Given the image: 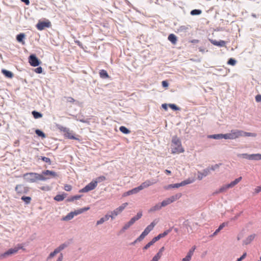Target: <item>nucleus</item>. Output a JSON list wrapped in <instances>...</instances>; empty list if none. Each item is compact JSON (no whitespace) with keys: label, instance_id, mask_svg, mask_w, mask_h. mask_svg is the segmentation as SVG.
Instances as JSON below:
<instances>
[{"label":"nucleus","instance_id":"nucleus-1","mask_svg":"<svg viewBox=\"0 0 261 261\" xmlns=\"http://www.w3.org/2000/svg\"><path fill=\"white\" fill-rule=\"evenodd\" d=\"M256 136V134L255 133L245 132L238 129H232L230 133L225 134L224 139L233 140L241 137H255Z\"/></svg>","mask_w":261,"mask_h":261},{"label":"nucleus","instance_id":"nucleus-13","mask_svg":"<svg viewBox=\"0 0 261 261\" xmlns=\"http://www.w3.org/2000/svg\"><path fill=\"white\" fill-rule=\"evenodd\" d=\"M192 182V181L190 179H187L184 181H182L180 183H177L173 185V188H178L180 187L184 186L186 185L191 184Z\"/></svg>","mask_w":261,"mask_h":261},{"label":"nucleus","instance_id":"nucleus-7","mask_svg":"<svg viewBox=\"0 0 261 261\" xmlns=\"http://www.w3.org/2000/svg\"><path fill=\"white\" fill-rule=\"evenodd\" d=\"M97 185L96 184V182H95L94 180H92L84 188L81 189L80 190V192H88L94 189L97 187Z\"/></svg>","mask_w":261,"mask_h":261},{"label":"nucleus","instance_id":"nucleus-8","mask_svg":"<svg viewBox=\"0 0 261 261\" xmlns=\"http://www.w3.org/2000/svg\"><path fill=\"white\" fill-rule=\"evenodd\" d=\"M51 26V23L49 20L45 21H39L36 25V28L38 30L42 31L46 28H49Z\"/></svg>","mask_w":261,"mask_h":261},{"label":"nucleus","instance_id":"nucleus-60","mask_svg":"<svg viewBox=\"0 0 261 261\" xmlns=\"http://www.w3.org/2000/svg\"><path fill=\"white\" fill-rule=\"evenodd\" d=\"M226 225H227V223H222L219 227H218L219 229L221 230Z\"/></svg>","mask_w":261,"mask_h":261},{"label":"nucleus","instance_id":"nucleus-19","mask_svg":"<svg viewBox=\"0 0 261 261\" xmlns=\"http://www.w3.org/2000/svg\"><path fill=\"white\" fill-rule=\"evenodd\" d=\"M42 175H49V176H52V177H55V176H56L57 175L55 172L52 171H50V170H47L43 171L42 172Z\"/></svg>","mask_w":261,"mask_h":261},{"label":"nucleus","instance_id":"nucleus-16","mask_svg":"<svg viewBox=\"0 0 261 261\" xmlns=\"http://www.w3.org/2000/svg\"><path fill=\"white\" fill-rule=\"evenodd\" d=\"M168 39L173 44H176L177 39L176 36L173 34H171L168 37Z\"/></svg>","mask_w":261,"mask_h":261},{"label":"nucleus","instance_id":"nucleus-36","mask_svg":"<svg viewBox=\"0 0 261 261\" xmlns=\"http://www.w3.org/2000/svg\"><path fill=\"white\" fill-rule=\"evenodd\" d=\"M58 253H59V252L58 251V250H56V249H55V250L53 252H51L49 254V256L47 258V260H48L50 258H53L54 256H55Z\"/></svg>","mask_w":261,"mask_h":261},{"label":"nucleus","instance_id":"nucleus-64","mask_svg":"<svg viewBox=\"0 0 261 261\" xmlns=\"http://www.w3.org/2000/svg\"><path fill=\"white\" fill-rule=\"evenodd\" d=\"M63 259V255L62 254H61L60 256L58 257V259L57 260V261H62Z\"/></svg>","mask_w":261,"mask_h":261},{"label":"nucleus","instance_id":"nucleus-15","mask_svg":"<svg viewBox=\"0 0 261 261\" xmlns=\"http://www.w3.org/2000/svg\"><path fill=\"white\" fill-rule=\"evenodd\" d=\"M211 42L213 45L218 46H224L226 44L225 41H224L223 40H220V41H218L216 40H212L211 41Z\"/></svg>","mask_w":261,"mask_h":261},{"label":"nucleus","instance_id":"nucleus-17","mask_svg":"<svg viewBox=\"0 0 261 261\" xmlns=\"http://www.w3.org/2000/svg\"><path fill=\"white\" fill-rule=\"evenodd\" d=\"M142 216V212H139L136 216L133 217L129 221L130 222V223L133 224L136 221L138 220L139 219L141 218Z\"/></svg>","mask_w":261,"mask_h":261},{"label":"nucleus","instance_id":"nucleus-21","mask_svg":"<svg viewBox=\"0 0 261 261\" xmlns=\"http://www.w3.org/2000/svg\"><path fill=\"white\" fill-rule=\"evenodd\" d=\"M133 224L130 223V222L129 221L128 222L125 223L124 225L123 226L122 229L120 231V233H123L126 230L128 229L130 226H132Z\"/></svg>","mask_w":261,"mask_h":261},{"label":"nucleus","instance_id":"nucleus-61","mask_svg":"<svg viewBox=\"0 0 261 261\" xmlns=\"http://www.w3.org/2000/svg\"><path fill=\"white\" fill-rule=\"evenodd\" d=\"M255 100L257 102L261 101V95H257L255 96Z\"/></svg>","mask_w":261,"mask_h":261},{"label":"nucleus","instance_id":"nucleus-53","mask_svg":"<svg viewBox=\"0 0 261 261\" xmlns=\"http://www.w3.org/2000/svg\"><path fill=\"white\" fill-rule=\"evenodd\" d=\"M81 195H75V196H74L72 197H71L69 200L73 201L74 200L79 199L81 198Z\"/></svg>","mask_w":261,"mask_h":261},{"label":"nucleus","instance_id":"nucleus-27","mask_svg":"<svg viewBox=\"0 0 261 261\" xmlns=\"http://www.w3.org/2000/svg\"><path fill=\"white\" fill-rule=\"evenodd\" d=\"M147 234L144 231L141 234V235L134 241L133 244L136 243L138 241H141L147 236Z\"/></svg>","mask_w":261,"mask_h":261},{"label":"nucleus","instance_id":"nucleus-29","mask_svg":"<svg viewBox=\"0 0 261 261\" xmlns=\"http://www.w3.org/2000/svg\"><path fill=\"white\" fill-rule=\"evenodd\" d=\"M119 130L121 132L125 134H128L130 133V130L124 126H120L119 127Z\"/></svg>","mask_w":261,"mask_h":261},{"label":"nucleus","instance_id":"nucleus-51","mask_svg":"<svg viewBox=\"0 0 261 261\" xmlns=\"http://www.w3.org/2000/svg\"><path fill=\"white\" fill-rule=\"evenodd\" d=\"M64 189L66 191H70L72 189V186L69 185H65Z\"/></svg>","mask_w":261,"mask_h":261},{"label":"nucleus","instance_id":"nucleus-25","mask_svg":"<svg viewBox=\"0 0 261 261\" xmlns=\"http://www.w3.org/2000/svg\"><path fill=\"white\" fill-rule=\"evenodd\" d=\"M250 160H261V154H250Z\"/></svg>","mask_w":261,"mask_h":261},{"label":"nucleus","instance_id":"nucleus-3","mask_svg":"<svg viewBox=\"0 0 261 261\" xmlns=\"http://www.w3.org/2000/svg\"><path fill=\"white\" fill-rule=\"evenodd\" d=\"M23 178L28 182H34L37 180H45L46 179L43 175L37 173H27L23 175Z\"/></svg>","mask_w":261,"mask_h":261},{"label":"nucleus","instance_id":"nucleus-28","mask_svg":"<svg viewBox=\"0 0 261 261\" xmlns=\"http://www.w3.org/2000/svg\"><path fill=\"white\" fill-rule=\"evenodd\" d=\"M224 135L225 134H216L211 136L210 138L215 139H224Z\"/></svg>","mask_w":261,"mask_h":261},{"label":"nucleus","instance_id":"nucleus-34","mask_svg":"<svg viewBox=\"0 0 261 261\" xmlns=\"http://www.w3.org/2000/svg\"><path fill=\"white\" fill-rule=\"evenodd\" d=\"M32 115H33L34 117L36 119L41 118L42 116V115L41 113L35 111L32 112Z\"/></svg>","mask_w":261,"mask_h":261},{"label":"nucleus","instance_id":"nucleus-56","mask_svg":"<svg viewBox=\"0 0 261 261\" xmlns=\"http://www.w3.org/2000/svg\"><path fill=\"white\" fill-rule=\"evenodd\" d=\"M153 244L150 242L148 243H147L143 248L144 250H147L148 249L151 245H152Z\"/></svg>","mask_w":261,"mask_h":261},{"label":"nucleus","instance_id":"nucleus-23","mask_svg":"<svg viewBox=\"0 0 261 261\" xmlns=\"http://www.w3.org/2000/svg\"><path fill=\"white\" fill-rule=\"evenodd\" d=\"M24 34L23 33H21L17 36L16 39L18 42H21L22 44H24V42L23 41V39L24 38Z\"/></svg>","mask_w":261,"mask_h":261},{"label":"nucleus","instance_id":"nucleus-41","mask_svg":"<svg viewBox=\"0 0 261 261\" xmlns=\"http://www.w3.org/2000/svg\"><path fill=\"white\" fill-rule=\"evenodd\" d=\"M210 173V169L207 168L204 169L202 172H200V174H202V176H206Z\"/></svg>","mask_w":261,"mask_h":261},{"label":"nucleus","instance_id":"nucleus-46","mask_svg":"<svg viewBox=\"0 0 261 261\" xmlns=\"http://www.w3.org/2000/svg\"><path fill=\"white\" fill-rule=\"evenodd\" d=\"M193 254V252L192 251H191V250H189V251L188 252L185 258H186L187 259L190 260Z\"/></svg>","mask_w":261,"mask_h":261},{"label":"nucleus","instance_id":"nucleus-57","mask_svg":"<svg viewBox=\"0 0 261 261\" xmlns=\"http://www.w3.org/2000/svg\"><path fill=\"white\" fill-rule=\"evenodd\" d=\"M73 213H74L75 215H77L79 214H80L83 213V211H82V208H81L80 210H77L76 211H75Z\"/></svg>","mask_w":261,"mask_h":261},{"label":"nucleus","instance_id":"nucleus-50","mask_svg":"<svg viewBox=\"0 0 261 261\" xmlns=\"http://www.w3.org/2000/svg\"><path fill=\"white\" fill-rule=\"evenodd\" d=\"M66 247V245L65 244H62L60 245L59 247L56 248V250H58L59 252H60L61 250H63L65 247Z\"/></svg>","mask_w":261,"mask_h":261},{"label":"nucleus","instance_id":"nucleus-43","mask_svg":"<svg viewBox=\"0 0 261 261\" xmlns=\"http://www.w3.org/2000/svg\"><path fill=\"white\" fill-rule=\"evenodd\" d=\"M227 64L232 66H234L236 64V61L232 58H230L228 61Z\"/></svg>","mask_w":261,"mask_h":261},{"label":"nucleus","instance_id":"nucleus-52","mask_svg":"<svg viewBox=\"0 0 261 261\" xmlns=\"http://www.w3.org/2000/svg\"><path fill=\"white\" fill-rule=\"evenodd\" d=\"M169 232H170V230H168L164 231L162 233L159 234V235L160 236H161V238H163V237H165L166 236H167L169 233Z\"/></svg>","mask_w":261,"mask_h":261},{"label":"nucleus","instance_id":"nucleus-2","mask_svg":"<svg viewBox=\"0 0 261 261\" xmlns=\"http://www.w3.org/2000/svg\"><path fill=\"white\" fill-rule=\"evenodd\" d=\"M185 151L184 148L181 146V141L176 136L172 138L171 142V152L173 154H179Z\"/></svg>","mask_w":261,"mask_h":261},{"label":"nucleus","instance_id":"nucleus-54","mask_svg":"<svg viewBox=\"0 0 261 261\" xmlns=\"http://www.w3.org/2000/svg\"><path fill=\"white\" fill-rule=\"evenodd\" d=\"M105 221V218H101V219H100V220H99L98 221H97L96 222V224L98 225H100V224H102Z\"/></svg>","mask_w":261,"mask_h":261},{"label":"nucleus","instance_id":"nucleus-55","mask_svg":"<svg viewBox=\"0 0 261 261\" xmlns=\"http://www.w3.org/2000/svg\"><path fill=\"white\" fill-rule=\"evenodd\" d=\"M35 71L37 73H41L42 72V68L41 67H37L35 69Z\"/></svg>","mask_w":261,"mask_h":261},{"label":"nucleus","instance_id":"nucleus-45","mask_svg":"<svg viewBox=\"0 0 261 261\" xmlns=\"http://www.w3.org/2000/svg\"><path fill=\"white\" fill-rule=\"evenodd\" d=\"M221 165V164H215L214 166H212V167H210L209 169L211 170H215L217 169H218L220 167V166Z\"/></svg>","mask_w":261,"mask_h":261},{"label":"nucleus","instance_id":"nucleus-58","mask_svg":"<svg viewBox=\"0 0 261 261\" xmlns=\"http://www.w3.org/2000/svg\"><path fill=\"white\" fill-rule=\"evenodd\" d=\"M261 191V186H257L254 189V192L256 193H258Z\"/></svg>","mask_w":261,"mask_h":261},{"label":"nucleus","instance_id":"nucleus-20","mask_svg":"<svg viewBox=\"0 0 261 261\" xmlns=\"http://www.w3.org/2000/svg\"><path fill=\"white\" fill-rule=\"evenodd\" d=\"M162 207H163V206H162V203H158L156 205H155L154 206H152L149 210V212H154V211H156L160 210V209H161V208Z\"/></svg>","mask_w":261,"mask_h":261},{"label":"nucleus","instance_id":"nucleus-40","mask_svg":"<svg viewBox=\"0 0 261 261\" xmlns=\"http://www.w3.org/2000/svg\"><path fill=\"white\" fill-rule=\"evenodd\" d=\"M64 196L62 195H57L54 198V199L57 201H62L64 200Z\"/></svg>","mask_w":261,"mask_h":261},{"label":"nucleus","instance_id":"nucleus-44","mask_svg":"<svg viewBox=\"0 0 261 261\" xmlns=\"http://www.w3.org/2000/svg\"><path fill=\"white\" fill-rule=\"evenodd\" d=\"M65 98L66 99L67 102L73 103L75 102V100L71 97H65Z\"/></svg>","mask_w":261,"mask_h":261},{"label":"nucleus","instance_id":"nucleus-6","mask_svg":"<svg viewBox=\"0 0 261 261\" xmlns=\"http://www.w3.org/2000/svg\"><path fill=\"white\" fill-rule=\"evenodd\" d=\"M59 129L64 133V136L65 137L69 139L78 140V139L74 136L72 131H70L68 128L63 126H60Z\"/></svg>","mask_w":261,"mask_h":261},{"label":"nucleus","instance_id":"nucleus-35","mask_svg":"<svg viewBox=\"0 0 261 261\" xmlns=\"http://www.w3.org/2000/svg\"><path fill=\"white\" fill-rule=\"evenodd\" d=\"M238 156L240 157V158H245V159H247L249 160H250V159H251L250 158V154H248L247 153L239 154L238 155Z\"/></svg>","mask_w":261,"mask_h":261},{"label":"nucleus","instance_id":"nucleus-63","mask_svg":"<svg viewBox=\"0 0 261 261\" xmlns=\"http://www.w3.org/2000/svg\"><path fill=\"white\" fill-rule=\"evenodd\" d=\"M132 194V192L131 191V190H129L125 193H124L123 195V196H128V195H130Z\"/></svg>","mask_w":261,"mask_h":261},{"label":"nucleus","instance_id":"nucleus-22","mask_svg":"<svg viewBox=\"0 0 261 261\" xmlns=\"http://www.w3.org/2000/svg\"><path fill=\"white\" fill-rule=\"evenodd\" d=\"M121 214V213L118 211V208H116L113 211L111 212V219H114L116 216Z\"/></svg>","mask_w":261,"mask_h":261},{"label":"nucleus","instance_id":"nucleus-18","mask_svg":"<svg viewBox=\"0 0 261 261\" xmlns=\"http://www.w3.org/2000/svg\"><path fill=\"white\" fill-rule=\"evenodd\" d=\"M99 74L100 77L102 79H108L110 77L107 71L104 69L100 70L99 71Z\"/></svg>","mask_w":261,"mask_h":261},{"label":"nucleus","instance_id":"nucleus-62","mask_svg":"<svg viewBox=\"0 0 261 261\" xmlns=\"http://www.w3.org/2000/svg\"><path fill=\"white\" fill-rule=\"evenodd\" d=\"M164 247H162V248L160 249V251H159V252H158L156 254H157V255H160V257H161V256H162V252H163V251L164 250Z\"/></svg>","mask_w":261,"mask_h":261},{"label":"nucleus","instance_id":"nucleus-24","mask_svg":"<svg viewBox=\"0 0 261 261\" xmlns=\"http://www.w3.org/2000/svg\"><path fill=\"white\" fill-rule=\"evenodd\" d=\"M242 179V177H240L238 178H236L234 181L231 182L228 184V187H233L235 185L238 184Z\"/></svg>","mask_w":261,"mask_h":261},{"label":"nucleus","instance_id":"nucleus-49","mask_svg":"<svg viewBox=\"0 0 261 261\" xmlns=\"http://www.w3.org/2000/svg\"><path fill=\"white\" fill-rule=\"evenodd\" d=\"M169 107L175 111L179 110V108L177 107L175 104H169Z\"/></svg>","mask_w":261,"mask_h":261},{"label":"nucleus","instance_id":"nucleus-31","mask_svg":"<svg viewBox=\"0 0 261 261\" xmlns=\"http://www.w3.org/2000/svg\"><path fill=\"white\" fill-rule=\"evenodd\" d=\"M128 203L127 202L122 203L120 206L117 207L118 211L121 213L122 211L125 208V207L128 205Z\"/></svg>","mask_w":261,"mask_h":261},{"label":"nucleus","instance_id":"nucleus-47","mask_svg":"<svg viewBox=\"0 0 261 261\" xmlns=\"http://www.w3.org/2000/svg\"><path fill=\"white\" fill-rule=\"evenodd\" d=\"M193 254V252L192 251H191V250H189V251L188 252L185 258H186L187 259L190 260Z\"/></svg>","mask_w":261,"mask_h":261},{"label":"nucleus","instance_id":"nucleus-37","mask_svg":"<svg viewBox=\"0 0 261 261\" xmlns=\"http://www.w3.org/2000/svg\"><path fill=\"white\" fill-rule=\"evenodd\" d=\"M35 133L38 136H40V137H41L42 138H44L45 137V134L42 132L41 130H39V129H36L35 130Z\"/></svg>","mask_w":261,"mask_h":261},{"label":"nucleus","instance_id":"nucleus-59","mask_svg":"<svg viewBox=\"0 0 261 261\" xmlns=\"http://www.w3.org/2000/svg\"><path fill=\"white\" fill-rule=\"evenodd\" d=\"M162 85L163 87L167 88L168 86V83L166 81H163L162 82Z\"/></svg>","mask_w":261,"mask_h":261},{"label":"nucleus","instance_id":"nucleus-14","mask_svg":"<svg viewBox=\"0 0 261 261\" xmlns=\"http://www.w3.org/2000/svg\"><path fill=\"white\" fill-rule=\"evenodd\" d=\"M156 224V222H155L154 221H153L150 225L147 226V227L144 229L143 231L148 234L153 229Z\"/></svg>","mask_w":261,"mask_h":261},{"label":"nucleus","instance_id":"nucleus-5","mask_svg":"<svg viewBox=\"0 0 261 261\" xmlns=\"http://www.w3.org/2000/svg\"><path fill=\"white\" fill-rule=\"evenodd\" d=\"M182 196L181 193H177L174 195H173L166 199L164 200L161 203L162 204V206L165 207L171 203L175 201L176 200L179 199Z\"/></svg>","mask_w":261,"mask_h":261},{"label":"nucleus","instance_id":"nucleus-12","mask_svg":"<svg viewBox=\"0 0 261 261\" xmlns=\"http://www.w3.org/2000/svg\"><path fill=\"white\" fill-rule=\"evenodd\" d=\"M256 237L255 234H252L249 236H248L244 241H243V244L244 245H248L250 244L253 240L255 239Z\"/></svg>","mask_w":261,"mask_h":261},{"label":"nucleus","instance_id":"nucleus-38","mask_svg":"<svg viewBox=\"0 0 261 261\" xmlns=\"http://www.w3.org/2000/svg\"><path fill=\"white\" fill-rule=\"evenodd\" d=\"M228 184L222 186L219 190L218 193H221L226 191L228 189L230 188L231 187H228Z\"/></svg>","mask_w":261,"mask_h":261},{"label":"nucleus","instance_id":"nucleus-33","mask_svg":"<svg viewBox=\"0 0 261 261\" xmlns=\"http://www.w3.org/2000/svg\"><path fill=\"white\" fill-rule=\"evenodd\" d=\"M21 200H23L26 204H29L31 201V198L29 196H22Z\"/></svg>","mask_w":261,"mask_h":261},{"label":"nucleus","instance_id":"nucleus-39","mask_svg":"<svg viewBox=\"0 0 261 261\" xmlns=\"http://www.w3.org/2000/svg\"><path fill=\"white\" fill-rule=\"evenodd\" d=\"M202 11L200 10L194 9L191 11L192 15H199L201 13Z\"/></svg>","mask_w":261,"mask_h":261},{"label":"nucleus","instance_id":"nucleus-26","mask_svg":"<svg viewBox=\"0 0 261 261\" xmlns=\"http://www.w3.org/2000/svg\"><path fill=\"white\" fill-rule=\"evenodd\" d=\"M2 72L7 77L12 78L13 76V74L11 71L3 69Z\"/></svg>","mask_w":261,"mask_h":261},{"label":"nucleus","instance_id":"nucleus-9","mask_svg":"<svg viewBox=\"0 0 261 261\" xmlns=\"http://www.w3.org/2000/svg\"><path fill=\"white\" fill-rule=\"evenodd\" d=\"M15 190L18 194L27 193L29 191L28 188L22 184L16 185Z\"/></svg>","mask_w":261,"mask_h":261},{"label":"nucleus","instance_id":"nucleus-32","mask_svg":"<svg viewBox=\"0 0 261 261\" xmlns=\"http://www.w3.org/2000/svg\"><path fill=\"white\" fill-rule=\"evenodd\" d=\"M106 179V177L104 176H100L98 177H97L95 180L94 181L96 182V184L97 185L98 182H102L104 180H105Z\"/></svg>","mask_w":261,"mask_h":261},{"label":"nucleus","instance_id":"nucleus-11","mask_svg":"<svg viewBox=\"0 0 261 261\" xmlns=\"http://www.w3.org/2000/svg\"><path fill=\"white\" fill-rule=\"evenodd\" d=\"M156 182V180H147L143 182L140 185V188L142 190H143L144 188H146Z\"/></svg>","mask_w":261,"mask_h":261},{"label":"nucleus","instance_id":"nucleus-30","mask_svg":"<svg viewBox=\"0 0 261 261\" xmlns=\"http://www.w3.org/2000/svg\"><path fill=\"white\" fill-rule=\"evenodd\" d=\"M75 216L73 212H71L70 213H69L67 216H66L64 218H63V220H70L71 219H72L73 217Z\"/></svg>","mask_w":261,"mask_h":261},{"label":"nucleus","instance_id":"nucleus-42","mask_svg":"<svg viewBox=\"0 0 261 261\" xmlns=\"http://www.w3.org/2000/svg\"><path fill=\"white\" fill-rule=\"evenodd\" d=\"M142 190L141 188H140V186H139L138 187L135 188L131 190V191L132 192V194H136L139 192L140 191Z\"/></svg>","mask_w":261,"mask_h":261},{"label":"nucleus","instance_id":"nucleus-4","mask_svg":"<svg viewBox=\"0 0 261 261\" xmlns=\"http://www.w3.org/2000/svg\"><path fill=\"white\" fill-rule=\"evenodd\" d=\"M23 245L19 244L13 248H10L8 251L0 255V258L3 259L8 256L16 253L19 249H23Z\"/></svg>","mask_w":261,"mask_h":261},{"label":"nucleus","instance_id":"nucleus-48","mask_svg":"<svg viewBox=\"0 0 261 261\" xmlns=\"http://www.w3.org/2000/svg\"><path fill=\"white\" fill-rule=\"evenodd\" d=\"M41 160L44 161V162L45 163H48L49 164H50L51 163V161L50 160L49 158H47V157H44V156H41Z\"/></svg>","mask_w":261,"mask_h":261},{"label":"nucleus","instance_id":"nucleus-10","mask_svg":"<svg viewBox=\"0 0 261 261\" xmlns=\"http://www.w3.org/2000/svg\"><path fill=\"white\" fill-rule=\"evenodd\" d=\"M29 62L30 65L34 67L38 66L40 64V61L34 55H31L29 57Z\"/></svg>","mask_w":261,"mask_h":261}]
</instances>
